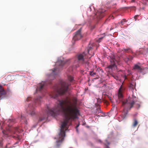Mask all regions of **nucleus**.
<instances>
[{
  "instance_id": "6",
  "label": "nucleus",
  "mask_w": 148,
  "mask_h": 148,
  "mask_svg": "<svg viewBox=\"0 0 148 148\" xmlns=\"http://www.w3.org/2000/svg\"><path fill=\"white\" fill-rule=\"evenodd\" d=\"M105 12L104 10L99 9L93 17V19H96V21L99 20L101 19L104 16Z\"/></svg>"
},
{
  "instance_id": "39",
  "label": "nucleus",
  "mask_w": 148,
  "mask_h": 148,
  "mask_svg": "<svg viewBox=\"0 0 148 148\" xmlns=\"http://www.w3.org/2000/svg\"><path fill=\"white\" fill-rule=\"evenodd\" d=\"M109 99L110 101H112V99H111V97H110V98H109Z\"/></svg>"
},
{
  "instance_id": "16",
  "label": "nucleus",
  "mask_w": 148,
  "mask_h": 148,
  "mask_svg": "<svg viewBox=\"0 0 148 148\" xmlns=\"http://www.w3.org/2000/svg\"><path fill=\"white\" fill-rule=\"evenodd\" d=\"M106 143H105V145L106 146V148H109V147L108 145H109L110 144V143L108 142L107 140H106Z\"/></svg>"
},
{
  "instance_id": "33",
  "label": "nucleus",
  "mask_w": 148,
  "mask_h": 148,
  "mask_svg": "<svg viewBox=\"0 0 148 148\" xmlns=\"http://www.w3.org/2000/svg\"><path fill=\"white\" fill-rule=\"evenodd\" d=\"M139 16L138 15H136V16H135L134 17V18L135 19V21H136V17H137V16Z\"/></svg>"
},
{
  "instance_id": "20",
  "label": "nucleus",
  "mask_w": 148,
  "mask_h": 148,
  "mask_svg": "<svg viewBox=\"0 0 148 148\" xmlns=\"http://www.w3.org/2000/svg\"><path fill=\"white\" fill-rule=\"evenodd\" d=\"M64 62L63 61H61L59 64V65L60 66H62L64 64Z\"/></svg>"
},
{
  "instance_id": "36",
  "label": "nucleus",
  "mask_w": 148,
  "mask_h": 148,
  "mask_svg": "<svg viewBox=\"0 0 148 148\" xmlns=\"http://www.w3.org/2000/svg\"><path fill=\"white\" fill-rule=\"evenodd\" d=\"M2 132H3V134H5V131L4 130H3L2 131Z\"/></svg>"
},
{
  "instance_id": "17",
  "label": "nucleus",
  "mask_w": 148,
  "mask_h": 148,
  "mask_svg": "<svg viewBox=\"0 0 148 148\" xmlns=\"http://www.w3.org/2000/svg\"><path fill=\"white\" fill-rule=\"evenodd\" d=\"M127 21L125 19H123L120 22L121 25H123L124 23Z\"/></svg>"
},
{
  "instance_id": "10",
  "label": "nucleus",
  "mask_w": 148,
  "mask_h": 148,
  "mask_svg": "<svg viewBox=\"0 0 148 148\" xmlns=\"http://www.w3.org/2000/svg\"><path fill=\"white\" fill-rule=\"evenodd\" d=\"M123 90V89L122 88V86L121 85L119 90L118 93V98L120 101H122V99L123 97L122 94Z\"/></svg>"
},
{
  "instance_id": "13",
  "label": "nucleus",
  "mask_w": 148,
  "mask_h": 148,
  "mask_svg": "<svg viewBox=\"0 0 148 148\" xmlns=\"http://www.w3.org/2000/svg\"><path fill=\"white\" fill-rule=\"evenodd\" d=\"M124 51L127 53L130 52L132 51L131 49L129 47H127L126 49L124 48Z\"/></svg>"
},
{
  "instance_id": "26",
  "label": "nucleus",
  "mask_w": 148,
  "mask_h": 148,
  "mask_svg": "<svg viewBox=\"0 0 148 148\" xmlns=\"http://www.w3.org/2000/svg\"><path fill=\"white\" fill-rule=\"evenodd\" d=\"M97 143H102V141H101V140H99V139L97 140Z\"/></svg>"
},
{
  "instance_id": "30",
  "label": "nucleus",
  "mask_w": 148,
  "mask_h": 148,
  "mask_svg": "<svg viewBox=\"0 0 148 148\" xmlns=\"http://www.w3.org/2000/svg\"><path fill=\"white\" fill-rule=\"evenodd\" d=\"M112 75L115 79H117L116 78L118 77H116V76H115V75H114L112 74Z\"/></svg>"
},
{
  "instance_id": "24",
  "label": "nucleus",
  "mask_w": 148,
  "mask_h": 148,
  "mask_svg": "<svg viewBox=\"0 0 148 148\" xmlns=\"http://www.w3.org/2000/svg\"><path fill=\"white\" fill-rule=\"evenodd\" d=\"M45 118V117L42 118H40L39 120V121H41L44 120Z\"/></svg>"
},
{
  "instance_id": "46",
  "label": "nucleus",
  "mask_w": 148,
  "mask_h": 148,
  "mask_svg": "<svg viewBox=\"0 0 148 148\" xmlns=\"http://www.w3.org/2000/svg\"><path fill=\"white\" fill-rule=\"evenodd\" d=\"M70 148H72V147H70Z\"/></svg>"
},
{
  "instance_id": "27",
  "label": "nucleus",
  "mask_w": 148,
  "mask_h": 148,
  "mask_svg": "<svg viewBox=\"0 0 148 148\" xmlns=\"http://www.w3.org/2000/svg\"><path fill=\"white\" fill-rule=\"evenodd\" d=\"M125 61L126 62H127L129 60H128V58H127L125 59H124Z\"/></svg>"
},
{
  "instance_id": "18",
  "label": "nucleus",
  "mask_w": 148,
  "mask_h": 148,
  "mask_svg": "<svg viewBox=\"0 0 148 148\" xmlns=\"http://www.w3.org/2000/svg\"><path fill=\"white\" fill-rule=\"evenodd\" d=\"M89 74L90 75L93 76L94 75L96 74V73L95 72H94L93 71H90Z\"/></svg>"
},
{
  "instance_id": "35",
  "label": "nucleus",
  "mask_w": 148,
  "mask_h": 148,
  "mask_svg": "<svg viewBox=\"0 0 148 148\" xmlns=\"http://www.w3.org/2000/svg\"><path fill=\"white\" fill-rule=\"evenodd\" d=\"M79 124H77V126L76 127V128H77L79 126Z\"/></svg>"
},
{
  "instance_id": "14",
  "label": "nucleus",
  "mask_w": 148,
  "mask_h": 148,
  "mask_svg": "<svg viewBox=\"0 0 148 148\" xmlns=\"http://www.w3.org/2000/svg\"><path fill=\"white\" fill-rule=\"evenodd\" d=\"M129 87L130 88H132V89L134 90L135 88V83H133V84L132 83H130V84Z\"/></svg>"
},
{
  "instance_id": "3",
  "label": "nucleus",
  "mask_w": 148,
  "mask_h": 148,
  "mask_svg": "<svg viewBox=\"0 0 148 148\" xmlns=\"http://www.w3.org/2000/svg\"><path fill=\"white\" fill-rule=\"evenodd\" d=\"M92 47L90 46L87 49L86 53L84 52L82 53H80L77 55V58L79 62L82 64H85L86 66L88 65V58H90L94 55L93 53H90V52L92 50Z\"/></svg>"
},
{
  "instance_id": "40",
  "label": "nucleus",
  "mask_w": 148,
  "mask_h": 148,
  "mask_svg": "<svg viewBox=\"0 0 148 148\" xmlns=\"http://www.w3.org/2000/svg\"><path fill=\"white\" fill-rule=\"evenodd\" d=\"M76 131H77V132H78V130L77 129V128H76Z\"/></svg>"
},
{
  "instance_id": "8",
  "label": "nucleus",
  "mask_w": 148,
  "mask_h": 148,
  "mask_svg": "<svg viewBox=\"0 0 148 148\" xmlns=\"http://www.w3.org/2000/svg\"><path fill=\"white\" fill-rule=\"evenodd\" d=\"M6 94V92L4 90L3 87L0 85V100Z\"/></svg>"
},
{
  "instance_id": "37",
  "label": "nucleus",
  "mask_w": 148,
  "mask_h": 148,
  "mask_svg": "<svg viewBox=\"0 0 148 148\" xmlns=\"http://www.w3.org/2000/svg\"><path fill=\"white\" fill-rule=\"evenodd\" d=\"M106 96L109 99V98H110V97L108 95H107Z\"/></svg>"
},
{
  "instance_id": "28",
  "label": "nucleus",
  "mask_w": 148,
  "mask_h": 148,
  "mask_svg": "<svg viewBox=\"0 0 148 148\" xmlns=\"http://www.w3.org/2000/svg\"><path fill=\"white\" fill-rule=\"evenodd\" d=\"M103 37H101L99 38V40H98V42H100V40H101L103 38Z\"/></svg>"
},
{
  "instance_id": "29",
  "label": "nucleus",
  "mask_w": 148,
  "mask_h": 148,
  "mask_svg": "<svg viewBox=\"0 0 148 148\" xmlns=\"http://www.w3.org/2000/svg\"><path fill=\"white\" fill-rule=\"evenodd\" d=\"M97 110H98V112H101V110L100 109V108H98L97 109Z\"/></svg>"
},
{
  "instance_id": "38",
  "label": "nucleus",
  "mask_w": 148,
  "mask_h": 148,
  "mask_svg": "<svg viewBox=\"0 0 148 148\" xmlns=\"http://www.w3.org/2000/svg\"><path fill=\"white\" fill-rule=\"evenodd\" d=\"M104 101L106 103H108V102L106 100H104Z\"/></svg>"
},
{
  "instance_id": "21",
  "label": "nucleus",
  "mask_w": 148,
  "mask_h": 148,
  "mask_svg": "<svg viewBox=\"0 0 148 148\" xmlns=\"http://www.w3.org/2000/svg\"><path fill=\"white\" fill-rule=\"evenodd\" d=\"M127 112H126L124 113H123V119H125L126 116V115L127 114Z\"/></svg>"
},
{
  "instance_id": "4",
  "label": "nucleus",
  "mask_w": 148,
  "mask_h": 148,
  "mask_svg": "<svg viewBox=\"0 0 148 148\" xmlns=\"http://www.w3.org/2000/svg\"><path fill=\"white\" fill-rule=\"evenodd\" d=\"M132 99H126L122 101V105L123 106H127L128 104L130 106V108L133 107L135 102L137 101L138 98L136 97L134 95V94L132 95Z\"/></svg>"
},
{
  "instance_id": "41",
  "label": "nucleus",
  "mask_w": 148,
  "mask_h": 148,
  "mask_svg": "<svg viewBox=\"0 0 148 148\" xmlns=\"http://www.w3.org/2000/svg\"><path fill=\"white\" fill-rule=\"evenodd\" d=\"M127 36L128 38V39H130V36H129V37L128 36Z\"/></svg>"
},
{
  "instance_id": "19",
  "label": "nucleus",
  "mask_w": 148,
  "mask_h": 148,
  "mask_svg": "<svg viewBox=\"0 0 148 148\" xmlns=\"http://www.w3.org/2000/svg\"><path fill=\"white\" fill-rule=\"evenodd\" d=\"M40 99H36V100L35 101V103L36 104H39V103L40 102Z\"/></svg>"
},
{
  "instance_id": "47",
  "label": "nucleus",
  "mask_w": 148,
  "mask_h": 148,
  "mask_svg": "<svg viewBox=\"0 0 148 148\" xmlns=\"http://www.w3.org/2000/svg\"><path fill=\"white\" fill-rule=\"evenodd\" d=\"M137 101H138H138H136V102H137Z\"/></svg>"
},
{
  "instance_id": "7",
  "label": "nucleus",
  "mask_w": 148,
  "mask_h": 148,
  "mask_svg": "<svg viewBox=\"0 0 148 148\" xmlns=\"http://www.w3.org/2000/svg\"><path fill=\"white\" fill-rule=\"evenodd\" d=\"M116 61L114 57H112L110 60V64L108 66V68L112 70H114L116 66L115 64V61Z\"/></svg>"
},
{
  "instance_id": "23",
  "label": "nucleus",
  "mask_w": 148,
  "mask_h": 148,
  "mask_svg": "<svg viewBox=\"0 0 148 148\" xmlns=\"http://www.w3.org/2000/svg\"><path fill=\"white\" fill-rule=\"evenodd\" d=\"M35 112L34 111H32L31 112H30V114L32 116H33L34 114H35Z\"/></svg>"
},
{
  "instance_id": "32",
  "label": "nucleus",
  "mask_w": 148,
  "mask_h": 148,
  "mask_svg": "<svg viewBox=\"0 0 148 148\" xmlns=\"http://www.w3.org/2000/svg\"><path fill=\"white\" fill-rule=\"evenodd\" d=\"M57 71V69L56 68H55L54 69V70H53V73Z\"/></svg>"
},
{
  "instance_id": "43",
  "label": "nucleus",
  "mask_w": 148,
  "mask_h": 148,
  "mask_svg": "<svg viewBox=\"0 0 148 148\" xmlns=\"http://www.w3.org/2000/svg\"><path fill=\"white\" fill-rule=\"evenodd\" d=\"M6 148H11V147H9V148H8V147H7V146H6Z\"/></svg>"
},
{
  "instance_id": "9",
  "label": "nucleus",
  "mask_w": 148,
  "mask_h": 148,
  "mask_svg": "<svg viewBox=\"0 0 148 148\" xmlns=\"http://www.w3.org/2000/svg\"><path fill=\"white\" fill-rule=\"evenodd\" d=\"M47 85V83L45 82H42L38 84L37 87V90L41 91L44 88L45 85Z\"/></svg>"
},
{
  "instance_id": "44",
  "label": "nucleus",
  "mask_w": 148,
  "mask_h": 148,
  "mask_svg": "<svg viewBox=\"0 0 148 148\" xmlns=\"http://www.w3.org/2000/svg\"><path fill=\"white\" fill-rule=\"evenodd\" d=\"M113 29L112 28H111L110 29V30H111Z\"/></svg>"
},
{
  "instance_id": "31",
  "label": "nucleus",
  "mask_w": 148,
  "mask_h": 148,
  "mask_svg": "<svg viewBox=\"0 0 148 148\" xmlns=\"http://www.w3.org/2000/svg\"><path fill=\"white\" fill-rule=\"evenodd\" d=\"M137 107H136V108H139L140 107V103H138L137 104Z\"/></svg>"
},
{
  "instance_id": "12",
  "label": "nucleus",
  "mask_w": 148,
  "mask_h": 148,
  "mask_svg": "<svg viewBox=\"0 0 148 148\" xmlns=\"http://www.w3.org/2000/svg\"><path fill=\"white\" fill-rule=\"evenodd\" d=\"M138 124V122L137 120L136 119H134L133 124V127H136Z\"/></svg>"
},
{
  "instance_id": "11",
  "label": "nucleus",
  "mask_w": 148,
  "mask_h": 148,
  "mask_svg": "<svg viewBox=\"0 0 148 148\" xmlns=\"http://www.w3.org/2000/svg\"><path fill=\"white\" fill-rule=\"evenodd\" d=\"M133 69L137 70L140 72H142L144 70V68L136 64L134 66Z\"/></svg>"
},
{
  "instance_id": "42",
  "label": "nucleus",
  "mask_w": 148,
  "mask_h": 148,
  "mask_svg": "<svg viewBox=\"0 0 148 148\" xmlns=\"http://www.w3.org/2000/svg\"><path fill=\"white\" fill-rule=\"evenodd\" d=\"M60 61H59L57 63V64H58V63H59L60 62Z\"/></svg>"
},
{
  "instance_id": "15",
  "label": "nucleus",
  "mask_w": 148,
  "mask_h": 148,
  "mask_svg": "<svg viewBox=\"0 0 148 148\" xmlns=\"http://www.w3.org/2000/svg\"><path fill=\"white\" fill-rule=\"evenodd\" d=\"M21 121L23 120V121L24 123H25V122L27 121L26 119L24 116L23 115H21Z\"/></svg>"
},
{
  "instance_id": "2",
  "label": "nucleus",
  "mask_w": 148,
  "mask_h": 148,
  "mask_svg": "<svg viewBox=\"0 0 148 148\" xmlns=\"http://www.w3.org/2000/svg\"><path fill=\"white\" fill-rule=\"evenodd\" d=\"M68 79L69 82L61 81L60 82L59 87L56 89L50 95L51 98L56 99L59 95H63L67 91L69 87L71 84L70 83L73 82L74 80L73 77L71 75L68 76Z\"/></svg>"
},
{
  "instance_id": "45",
  "label": "nucleus",
  "mask_w": 148,
  "mask_h": 148,
  "mask_svg": "<svg viewBox=\"0 0 148 148\" xmlns=\"http://www.w3.org/2000/svg\"><path fill=\"white\" fill-rule=\"evenodd\" d=\"M51 83L50 82L49 83V84H50Z\"/></svg>"
},
{
  "instance_id": "5",
  "label": "nucleus",
  "mask_w": 148,
  "mask_h": 148,
  "mask_svg": "<svg viewBox=\"0 0 148 148\" xmlns=\"http://www.w3.org/2000/svg\"><path fill=\"white\" fill-rule=\"evenodd\" d=\"M81 29L80 28L74 34V36L72 41L73 44L75 43V41L79 40L82 38L83 36L81 34Z\"/></svg>"
},
{
  "instance_id": "34",
  "label": "nucleus",
  "mask_w": 148,
  "mask_h": 148,
  "mask_svg": "<svg viewBox=\"0 0 148 148\" xmlns=\"http://www.w3.org/2000/svg\"><path fill=\"white\" fill-rule=\"evenodd\" d=\"M30 99V97H29L27 98V99L26 100H27V101H29V99Z\"/></svg>"
},
{
  "instance_id": "25",
  "label": "nucleus",
  "mask_w": 148,
  "mask_h": 148,
  "mask_svg": "<svg viewBox=\"0 0 148 148\" xmlns=\"http://www.w3.org/2000/svg\"><path fill=\"white\" fill-rule=\"evenodd\" d=\"M3 145V144L2 142L0 141V148H2Z\"/></svg>"
},
{
  "instance_id": "1",
  "label": "nucleus",
  "mask_w": 148,
  "mask_h": 148,
  "mask_svg": "<svg viewBox=\"0 0 148 148\" xmlns=\"http://www.w3.org/2000/svg\"><path fill=\"white\" fill-rule=\"evenodd\" d=\"M77 99L74 97L72 102L70 99L59 100L57 106L51 109L47 108V114L53 116H56L62 112L64 119L61 126L60 131L58 135V140L56 142V147H58L64 140L65 135V131L68 129V124L77 118L79 115V111L76 105Z\"/></svg>"
},
{
  "instance_id": "22",
  "label": "nucleus",
  "mask_w": 148,
  "mask_h": 148,
  "mask_svg": "<svg viewBox=\"0 0 148 148\" xmlns=\"http://www.w3.org/2000/svg\"><path fill=\"white\" fill-rule=\"evenodd\" d=\"M133 57L132 56H129L128 57V60H132Z\"/></svg>"
}]
</instances>
